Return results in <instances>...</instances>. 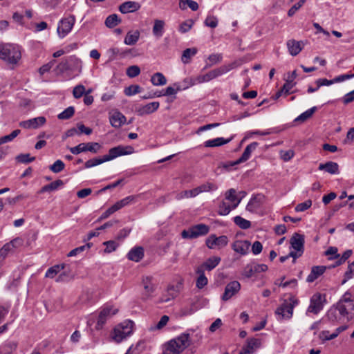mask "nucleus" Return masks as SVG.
<instances>
[{
    "mask_svg": "<svg viewBox=\"0 0 354 354\" xmlns=\"http://www.w3.org/2000/svg\"><path fill=\"white\" fill-rule=\"evenodd\" d=\"M225 198L231 203L232 209H236L242 200V197L238 198L236 190L232 188L226 192Z\"/></svg>",
    "mask_w": 354,
    "mask_h": 354,
    "instance_id": "obj_25",
    "label": "nucleus"
},
{
    "mask_svg": "<svg viewBox=\"0 0 354 354\" xmlns=\"http://www.w3.org/2000/svg\"><path fill=\"white\" fill-rule=\"evenodd\" d=\"M92 245V243H86V245L77 247L71 251L69 252L68 254V257H75L78 253L83 252L86 249H89Z\"/></svg>",
    "mask_w": 354,
    "mask_h": 354,
    "instance_id": "obj_60",
    "label": "nucleus"
},
{
    "mask_svg": "<svg viewBox=\"0 0 354 354\" xmlns=\"http://www.w3.org/2000/svg\"><path fill=\"white\" fill-rule=\"evenodd\" d=\"M75 113V109L73 106H68L66 108L64 111L61 112L58 115L57 118L59 120H67L71 118Z\"/></svg>",
    "mask_w": 354,
    "mask_h": 354,
    "instance_id": "obj_51",
    "label": "nucleus"
},
{
    "mask_svg": "<svg viewBox=\"0 0 354 354\" xmlns=\"http://www.w3.org/2000/svg\"><path fill=\"white\" fill-rule=\"evenodd\" d=\"M231 141V138L225 139L223 138H216L212 140H208L204 142L205 147H216L224 145Z\"/></svg>",
    "mask_w": 354,
    "mask_h": 354,
    "instance_id": "obj_37",
    "label": "nucleus"
},
{
    "mask_svg": "<svg viewBox=\"0 0 354 354\" xmlns=\"http://www.w3.org/2000/svg\"><path fill=\"white\" fill-rule=\"evenodd\" d=\"M326 270V267L324 266H313L311 268L310 273L307 277L306 281L308 283H312L315 281L319 277L322 275Z\"/></svg>",
    "mask_w": 354,
    "mask_h": 354,
    "instance_id": "obj_22",
    "label": "nucleus"
},
{
    "mask_svg": "<svg viewBox=\"0 0 354 354\" xmlns=\"http://www.w3.org/2000/svg\"><path fill=\"white\" fill-rule=\"evenodd\" d=\"M140 33L138 30L129 31L124 38V43L126 45H135L139 40Z\"/></svg>",
    "mask_w": 354,
    "mask_h": 354,
    "instance_id": "obj_36",
    "label": "nucleus"
},
{
    "mask_svg": "<svg viewBox=\"0 0 354 354\" xmlns=\"http://www.w3.org/2000/svg\"><path fill=\"white\" fill-rule=\"evenodd\" d=\"M304 236L298 233H295L290 240V252L289 256L293 258V262L295 259L302 256L304 252Z\"/></svg>",
    "mask_w": 354,
    "mask_h": 354,
    "instance_id": "obj_5",
    "label": "nucleus"
},
{
    "mask_svg": "<svg viewBox=\"0 0 354 354\" xmlns=\"http://www.w3.org/2000/svg\"><path fill=\"white\" fill-rule=\"evenodd\" d=\"M159 106L160 104L158 102H150L144 106L138 107L136 109V112L140 116L151 114L155 112L159 108Z\"/></svg>",
    "mask_w": 354,
    "mask_h": 354,
    "instance_id": "obj_18",
    "label": "nucleus"
},
{
    "mask_svg": "<svg viewBox=\"0 0 354 354\" xmlns=\"http://www.w3.org/2000/svg\"><path fill=\"white\" fill-rule=\"evenodd\" d=\"M197 77H198V82H199L200 84L203 83V82H209L210 80L217 77L216 73V71L214 69L212 71H210L209 72H208L207 73H206L205 75H201Z\"/></svg>",
    "mask_w": 354,
    "mask_h": 354,
    "instance_id": "obj_46",
    "label": "nucleus"
},
{
    "mask_svg": "<svg viewBox=\"0 0 354 354\" xmlns=\"http://www.w3.org/2000/svg\"><path fill=\"white\" fill-rule=\"evenodd\" d=\"M111 160V149L109 151L108 153L106 154L102 158H95L93 159H90L85 162L86 168H91L98 165H100L106 161H109Z\"/></svg>",
    "mask_w": 354,
    "mask_h": 354,
    "instance_id": "obj_32",
    "label": "nucleus"
},
{
    "mask_svg": "<svg viewBox=\"0 0 354 354\" xmlns=\"http://www.w3.org/2000/svg\"><path fill=\"white\" fill-rule=\"evenodd\" d=\"M134 198H135L133 196H127V197L124 198L123 199L118 201L115 204L112 205V207H111L112 213H113L116 211H118L120 209L127 206L128 205H129L131 202H133L134 201Z\"/></svg>",
    "mask_w": 354,
    "mask_h": 354,
    "instance_id": "obj_34",
    "label": "nucleus"
},
{
    "mask_svg": "<svg viewBox=\"0 0 354 354\" xmlns=\"http://www.w3.org/2000/svg\"><path fill=\"white\" fill-rule=\"evenodd\" d=\"M319 169L324 170L330 174H337L339 172L338 164L332 161H328L324 164H320L319 165Z\"/></svg>",
    "mask_w": 354,
    "mask_h": 354,
    "instance_id": "obj_27",
    "label": "nucleus"
},
{
    "mask_svg": "<svg viewBox=\"0 0 354 354\" xmlns=\"http://www.w3.org/2000/svg\"><path fill=\"white\" fill-rule=\"evenodd\" d=\"M141 87L138 84H132L126 87L124 93L127 96H132L141 92Z\"/></svg>",
    "mask_w": 354,
    "mask_h": 354,
    "instance_id": "obj_48",
    "label": "nucleus"
},
{
    "mask_svg": "<svg viewBox=\"0 0 354 354\" xmlns=\"http://www.w3.org/2000/svg\"><path fill=\"white\" fill-rule=\"evenodd\" d=\"M354 316V299L349 292H346L335 306L327 312L326 319L333 325L348 322Z\"/></svg>",
    "mask_w": 354,
    "mask_h": 354,
    "instance_id": "obj_1",
    "label": "nucleus"
},
{
    "mask_svg": "<svg viewBox=\"0 0 354 354\" xmlns=\"http://www.w3.org/2000/svg\"><path fill=\"white\" fill-rule=\"evenodd\" d=\"M20 132L21 131L19 129H16L12 131L10 134L1 137L0 145L12 141L20 133Z\"/></svg>",
    "mask_w": 354,
    "mask_h": 354,
    "instance_id": "obj_50",
    "label": "nucleus"
},
{
    "mask_svg": "<svg viewBox=\"0 0 354 354\" xmlns=\"http://www.w3.org/2000/svg\"><path fill=\"white\" fill-rule=\"evenodd\" d=\"M200 84L198 82V77H186L185 78L181 83H176L174 84L175 86H177V90H185L190 86H192L195 84Z\"/></svg>",
    "mask_w": 354,
    "mask_h": 354,
    "instance_id": "obj_29",
    "label": "nucleus"
},
{
    "mask_svg": "<svg viewBox=\"0 0 354 354\" xmlns=\"http://www.w3.org/2000/svg\"><path fill=\"white\" fill-rule=\"evenodd\" d=\"M189 7L192 11H196L198 9V4L193 0H180L179 8L181 10H185Z\"/></svg>",
    "mask_w": 354,
    "mask_h": 354,
    "instance_id": "obj_41",
    "label": "nucleus"
},
{
    "mask_svg": "<svg viewBox=\"0 0 354 354\" xmlns=\"http://www.w3.org/2000/svg\"><path fill=\"white\" fill-rule=\"evenodd\" d=\"M275 315L277 319L281 322L284 319L289 320L292 318L293 314L289 315V308L287 305V300H285L275 310Z\"/></svg>",
    "mask_w": 354,
    "mask_h": 354,
    "instance_id": "obj_12",
    "label": "nucleus"
},
{
    "mask_svg": "<svg viewBox=\"0 0 354 354\" xmlns=\"http://www.w3.org/2000/svg\"><path fill=\"white\" fill-rule=\"evenodd\" d=\"M100 149V145L97 142H87L80 143L76 147H71L69 150L73 154L77 155L84 151L97 153Z\"/></svg>",
    "mask_w": 354,
    "mask_h": 354,
    "instance_id": "obj_9",
    "label": "nucleus"
},
{
    "mask_svg": "<svg viewBox=\"0 0 354 354\" xmlns=\"http://www.w3.org/2000/svg\"><path fill=\"white\" fill-rule=\"evenodd\" d=\"M127 75L130 78H133L140 73V68L136 65H133L127 68Z\"/></svg>",
    "mask_w": 354,
    "mask_h": 354,
    "instance_id": "obj_54",
    "label": "nucleus"
},
{
    "mask_svg": "<svg viewBox=\"0 0 354 354\" xmlns=\"http://www.w3.org/2000/svg\"><path fill=\"white\" fill-rule=\"evenodd\" d=\"M151 82L154 86H163L166 84L167 79L162 73L157 72L151 76Z\"/></svg>",
    "mask_w": 354,
    "mask_h": 354,
    "instance_id": "obj_40",
    "label": "nucleus"
},
{
    "mask_svg": "<svg viewBox=\"0 0 354 354\" xmlns=\"http://www.w3.org/2000/svg\"><path fill=\"white\" fill-rule=\"evenodd\" d=\"M280 158L285 162L290 160L295 156V151L292 149L287 151L281 150L279 152Z\"/></svg>",
    "mask_w": 354,
    "mask_h": 354,
    "instance_id": "obj_58",
    "label": "nucleus"
},
{
    "mask_svg": "<svg viewBox=\"0 0 354 354\" xmlns=\"http://www.w3.org/2000/svg\"><path fill=\"white\" fill-rule=\"evenodd\" d=\"M140 8V5L139 3L136 1H126L123 3H122L120 7L119 10L122 13H129V12H133L135 11L138 10Z\"/></svg>",
    "mask_w": 354,
    "mask_h": 354,
    "instance_id": "obj_24",
    "label": "nucleus"
},
{
    "mask_svg": "<svg viewBox=\"0 0 354 354\" xmlns=\"http://www.w3.org/2000/svg\"><path fill=\"white\" fill-rule=\"evenodd\" d=\"M258 145L259 144L257 142H253L248 145L244 149V151L241 156L238 160L234 161V163L240 164L248 160L250 158L252 152L256 149Z\"/></svg>",
    "mask_w": 354,
    "mask_h": 354,
    "instance_id": "obj_21",
    "label": "nucleus"
},
{
    "mask_svg": "<svg viewBox=\"0 0 354 354\" xmlns=\"http://www.w3.org/2000/svg\"><path fill=\"white\" fill-rule=\"evenodd\" d=\"M111 315V307L106 306L104 307L100 313L97 323L95 325V328L97 330H101L103 328L104 324H106L107 319L109 318Z\"/></svg>",
    "mask_w": 354,
    "mask_h": 354,
    "instance_id": "obj_16",
    "label": "nucleus"
},
{
    "mask_svg": "<svg viewBox=\"0 0 354 354\" xmlns=\"http://www.w3.org/2000/svg\"><path fill=\"white\" fill-rule=\"evenodd\" d=\"M221 258L219 257H212L208 258L201 266L198 268H203V270L205 269L210 271L215 268L221 262Z\"/></svg>",
    "mask_w": 354,
    "mask_h": 354,
    "instance_id": "obj_30",
    "label": "nucleus"
},
{
    "mask_svg": "<svg viewBox=\"0 0 354 354\" xmlns=\"http://www.w3.org/2000/svg\"><path fill=\"white\" fill-rule=\"evenodd\" d=\"M134 152V149L130 145L123 146L119 145L112 147L111 158L112 160L119 156L132 154Z\"/></svg>",
    "mask_w": 354,
    "mask_h": 354,
    "instance_id": "obj_14",
    "label": "nucleus"
},
{
    "mask_svg": "<svg viewBox=\"0 0 354 354\" xmlns=\"http://www.w3.org/2000/svg\"><path fill=\"white\" fill-rule=\"evenodd\" d=\"M133 322L129 319L119 324L112 332V339L117 343L121 342L133 333Z\"/></svg>",
    "mask_w": 354,
    "mask_h": 354,
    "instance_id": "obj_4",
    "label": "nucleus"
},
{
    "mask_svg": "<svg viewBox=\"0 0 354 354\" xmlns=\"http://www.w3.org/2000/svg\"><path fill=\"white\" fill-rule=\"evenodd\" d=\"M354 277V261L353 263L348 265V270L345 272L344 279L342 281V283H344L348 280L351 279Z\"/></svg>",
    "mask_w": 354,
    "mask_h": 354,
    "instance_id": "obj_61",
    "label": "nucleus"
},
{
    "mask_svg": "<svg viewBox=\"0 0 354 354\" xmlns=\"http://www.w3.org/2000/svg\"><path fill=\"white\" fill-rule=\"evenodd\" d=\"M228 238L225 235L216 236L215 234L209 235L206 239L205 243L208 248H221L227 245Z\"/></svg>",
    "mask_w": 354,
    "mask_h": 354,
    "instance_id": "obj_8",
    "label": "nucleus"
},
{
    "mask_svg": "<svg viewBox=\"0 0 354 354\" xmlns=\"http://www.w3.org/2000/svg\"><path fill=\"white\" fill-rule=\"evenodd\" d=\"M261 339L250 338L247 340V344L243 347L239 354H252L254 351L261 346Z\"/></svg>",
    "mask_w": 354,
    "mask_h": 354,
    "instance_id": "obj_15",
    "label": "nucleus"
},
{
    "mask_svg": "<svg viewBox=\"0 0 354 354\" xmlns=\"http://www.w3.org/2000/svg\"><path fill=\"white\" fill-rule=\"evenodd\" d=\"M127 118L120 112L114 111L112 113V127L118 128L126 124Z\"/></svg>",
    "mask_w": 354,
    "mask_h": 354,
    "instance_id": "obj_31",
    "label": "nucleus"
},
{
    "mask_svg": "<svg viewBox=\"0 0 354 354\" xmlns=\"http://www.w3.org/2000/svg\"><path fill=\"white\" fill-rule=\"evenodd\" d=\"M64 166L63 161L57 160L50 167V169L54 173H59L64 169Z\"/></svg>",
    "mask_w": 354,
    "mask_h": 354,
    "instance_id": "obj_59",
    "label": "nucleus"
},
{
    "mask_svg": "<svg viewBox=\"0 0 354 354\" xmlns=\"http://www.w3.org/2000/svg\"><path fill=\"white\" fill-rule=\"evenodd\" d=\"M311 205H312V201L310 200H307V201H304V203H301L298 204L295 207V211L297 212H304L306 209H308V208H310L311 207Z\"/></svg>",
    "mask_w": 354,
    "mask_h": 354,
    "instance_id": "obj_62",
    "label": "nucleus"
},
{
    "mask_svg": "<svg viewBox=\"0 0 354 354\" xmlns=\"http://www.w3.org/2000/svg\"><path fill=\"white\" fill-rule=\"evenodd\" d=\"M109 223L106 222V223L103 224L102 225L97 227L95 230L91 231L87 234V239L86 240H91L93 237L97 236L100 234V231L104 230L107 227H109Z\"/></svg>",
    "mask_w": 354,
    "mask_h": 354,
    "instance_id": "obj_53",
    "label": "nucleus"
},
{
    "mask_svg": "<svg viewBox=\"0 0 354 354\" xmlns=\"http://www.w3.org/2000/svg\"><path fill=\"white\" fill-rule=\"evenodd\" d=\"M286 45L288 52L292 56L297 55L302 50L304 46L302 41H296L295 39L288 40Z\"/></svg>",
    "mask_w": 354,
    "mask_h": 354,
    "instance_id": "obj_17",
    "label": "nucleus"
},
{
    "mask_svg": "<svg viewBox=\"0 0 354 354\" xmlns=\"http://www.w3.org/2000/svg\"><path fill=\"white\" fill-rule=\"evenodd\" d=\"M205 26L214 28L218 26V19L214 16H208L205 20Z\"/></svg>",
    "mask_w": 354,
    "mask_h": 354,
    "instance_id": "obj_63",
    "label": "nucleus"
},
{
    "mask_svg": "<svg viewBox=\"0 0 354 354\" xmlns=\"http://www.w3.org/2000/svg\"><path fill=\"white\" fill-rule=\"evenodd\" d=\"M68 62L70 71L78 72L81 71L82 64L80 59L76 57L75 56H70L68 57Z\"/></svg>",
    "mask_w": 354,
    "mask_h": 354,
    "instance_id": "obj_39",
    "label": "nucleus"
},
{
    "mask_svg": "<svg viewBox=\"0 0 354 354\" xmlns=\"http://www.w3.org/2000/svg\"><path fill=\"white\" fill-rule=\"evenodd\" d=\"M35 157H30L29 153H21L16 157V160L19 162L29 163L34 161Z\"/></svg>",
    "mask_w": 354,
    "mask_h": 354,
    "instance_id": "obj_57",
    "label": "nucleus"
},
{
    "mask_svg": "<svg viewBox=\"0 0 354 354\" xmlns=\"http://www.w3.org/2000/svg\"><path fill=\"white\" fill-rule=\"evenodd\" d=\"M64 268H65V264H64V263L57 264L54 266H52L47 270V271L45 274V277H48V278L53 279L61 270L64 269Z\"/></svg>",
    "mask_w": 354,
    "mask_h": 354,
    "instance_id": "obj_42",
    "label": "nucleus"
},
{
    "mask_svg": "<svg viewBox=\"0 0 354 354\" xmlns=\"http://www.w3.org/2000/svg\"><path fill=\"white\" fill-rule=\"evenodd\" d=\"M250 243L248 241L238 240L232 244V249L237 253L242 255L247 254Z\"/></svg>",
    "mask_w": 354,
    "mask_h": 354,
    "instance_id": "obj_23",
    "label": "nucleus"
},
{
    "mask_svg": "<svg viewBox=\"0 0 354 354\" xmlns=\"http://www.w3.org/2000/svg\"><path fill=\"white\" fill-rule=\"evenodd\" d=\"M197 53L196 48H191L185 49L182 55L181 60L184 64H188L191 58Z\"/></svg>",
    "mask_w": 354,
    "mask_h": 354,
    "instance_id": "obj_43",
    "label": "nucleus"
},
{
    "mask_svg": "<svg viewBox=\"0 0 354 354\" xmlns=\"http://www.w3.org/2000/svg\"><path fill=\"white\" fill-rule=\"evenodd\" d=\"M222 59H223V56L221 54H219V53L211 54L208 57V60L211 63H210V64H207L205 68L209 67L214 64L219 63L222 61Z\"/></svg>",
    "mask_w": 354,
    "mask_h": 354,
    "instance_id": "obj_55",
    "label": "nucleus"
},
{
    "mask_svg": "<svg viewBox=\"0 0 354 354\" xmlns=\"http://www.w3.org/2000/svg\"><path fill=\"white\" fill-rule=\"evenodd\" d=\"M86 93L85 87L82 84L75 86L73 91V95L76 99L80 98L84 94L85 95Z\"/></svg>",
    "mask_w": 354,
    "mask_h": 354,
    "instance_id": "obj_56",
    "label": "nucleus"
},
{
    "mask_svg": "<svg viewBox=\"0 0 354 354\" xmlns=\"http://www.w3.org/2000/svg\"><path fill=\"white\" fill-rule=\"evenodd\" d=\"M68 57L62 60L57 66V70L62 73L66 71L69 70V64H68Z\"/></svg>",
    "mask_w": 354,
    "mask_h": 354,
    "instance_id": "obj_64",
    "label": "nucleus"
},
{
    "mask_svg": "<svg viewBox=\"0 0 354 354\" xmlns=\"http://www.w3.org/2000/svg\"><path fill=\"white\" fill-rule=\"evenodd\" d=\"M233 209L232 205L223 201L218 205V214L221 216H226Z\"/></svg>",
    "mask_w": 354,
    "mask_h": 354,
    "instance_id": "obj_47",
    "label": "nucleus"
},
{
    "mask_svg": "<svg viewBox=\"0 0 354 354\" xmlns=\"http://www.w3.org/2000/svg\"><path fill=\"white\" fill-rule=\"evenodd\" d=\"M75 21L74 16H69L60 20L57 28L59 37L61 38L66 37L71 31Z\"/></svg>",
    "mask_w": 354,
    "mask_h": 354,
    "instance_id": "obj_7",
    "label": "nucleus"
},
{
    "mask_svg": "<svg viewBox=\"0 0 354 354\" xmlns=\"http://www.w3.org/2000/svg\"><path fill=\"white\" fill-rule=\"evenodd\" d=\"M144 257V249L142 247H135L128 253L129 259L135 262L140 261Z\"/></svg>",
    "mask_w": 354,
    "mask_h": 354,
    "instance_id": "obj_28",
    "label": "nucleus"
},
{
    "mask_svg": "<svg viewBox=\"0 0 354 354\" xmlns=\"http://www.w3.org/2000/svg\"><path fill=\"white\" fill-rule=\"evenodd\" d=\"M198 196V194L196 191V189L194 188L191 190H185L183 192H181L178 193L176 198L177 200H181L185 198H194Z\"/></svg>",
    "mask_w": 354,
    "mask_h": 354,
    "instance_id": "obj_49",
    "label": "nucleus"
},
{
    "mask_svg": "<svg viewBox=\"0 0 354 354\" xmlns=\"http://www.w3.org/2000/svg\"><path fill=\"white\" fill-rule=\"evenodd\" d=\"M322 301L323 296L322 294L317 293L313 295L307 312L317 314L323 308Z\"/></svg>",
    "mask_w": 354,
    "mask_h": 354,
    "instance_id": "obj_11",
    "label": "nucleus"
},
{
    "mask_svg": "<svg viewBox=\"0 0 354 354\" xmlns=\"http://www.w3.org/2000/svg\"><path fill=\"white\" fill-rule=\"evenodd\" d=\"M233 220L234 223L241 229L247 230L251 227V222L240 216L234 217Z\"/></svg>",
    "mask_w": 354,
    "mask_h": 354,
    "instance_id": "obj_45",
    "label": "nucleus"
},
{
    "mask_svg": "<svg viewBox=\"0 0 354 354\" xmlns=\"http://www.w3.org/2000/svg\"><path fill=\"white\" fill-rule=\"evenodd\" d=\"M241 289V284L237 281H233L228 283L225 288L224 292L221 297V299L226 301L231 299L234 295L239 292Z\"/></svg>",
    "mask_w": 354,
    "mask_h": 354,
    "instance_id": "obj_10",
    "label": "nucleus"
},
{
    "mask_svg": "<svg viewBox=\"0 0 354 354\" xmlns=\"http://www.w3.org/2000/svg\"><path fill=\"white\" fill-rule=\"evenodd\" d=\"M152 277H145L142 279V285L145 290L144 297L149 298L151 296L152 293L155 291L156 287L152 282Z\"/></svg>",
    "mask_w": 354,
    "mask_h": 354,
    "instance_id": "obj_20",
    "label": "nucleus"
},
{
    "mask_svg": "<svg viewBox=\"0 0 354 354\" xmlns=\"http://www.w3.org/2000/svg\"><path fill=\"white\" fill-rule=\"evenodd\" d=\"M316 110H317L316 106H313V107L306 110V111H304V113L300 114L297 118H296L295 119V122H305L306 120L309 119L313 115V113L315 112Z\"/></svg>",
    "mask_w": 354,
    "mask_h": 354,
    "instance_id": "obj_44",
    "label": "nucleus"
},
{
    "mask_svg": "<svg viewBox=\"0 0 354 354\" xmlns=\"http://www.w3.org/2000/svg\"><path fill=\"white\" fill-rule=\"evenodd\" d=\"M241 63L239 61H234L230 64L223 65L221 67L215 68L217 77L227 73L232 69H234L239 66Z\"/></svg>",
    "mask_w": 354,
    "mask_h": 354,
    "instance_id": "obj_26",
    "label": "nucleus"
},
{
    "mask_svg": "<svg viewBox=\"0 0 354 354\" xmlns=\"http://www.w3.org/2000/svg\"><path fill=\"white\" fill-rule=\"evenodd\" d=\"M165 23L163 20L156 19L154 21L152 32L157 38H160L163 35Z\"/></svg>",
    "mask_w": 354,
    "mask_h": 354,
    "instance_id": "obj_35",
    "label": "nucleus"
},
{
    "mask_svg": "<svg viewBox=\"0 0 354 354\" xmlns=\"http://www.w3.org/2000/svg\"><path fill=\"white\" fill-rule=\"evenodd\" d=\"M209 227L207 225L200 223L192 225L187 230H184L181 232V236L183 239H194L199 236H205L209 232Z\"/></svg>",
    "mask_w": 354,
    "mask_h": 354,
    "instance_id": "obj_6",
    "label": "nucleus"
},
{
    "mask_svg": "<svg viewBox=\"0 0 354 354\" xmlns=\"http://www.w3.org/2000/svg\"><path fill=\"white\" fill-rule=\"evenodd\" d=\"M189 344V334L182 333L164 344L162 354H180Z\"/></svg>",
    "mask_w": 354,
    "mask_h": 354,
    "instance_id": "obj_2",
    "label": "nucleus"
},
{
    "mask_svg": "<svg viewBox=\"0 0 354 354\" xmlns=\"http://www.w3.org/2000/svg\"><path fill=\"white\" fill-rule=\"evenodd\" d=\"M196 272L198 274V277L196 280V286L198 289H202L207 284L208 279L205 275L203 268H197Z\"/></svg>",
    "mask_w": 354,
    "mask_h": 354,
    "instance_id": "obj_33",
    "label": "nucleus"
},
{
    "mask_svg": "<svg viewBox=\"0 0 354 354\" xmlns=\"http://www.w3.org/2000/svg\"><path fill=\"white\" fill-rule=\"evenodd\" d=\"M198 195L203 192H209L216 191L218 186L216 183L212 182H206L195 188Z\"/></svg>",
    "mask_w": 354,
    "mask_h": 354,
    "instance_id": "obj_38",
    "label": "nucleus"
},
{
    "mask_svg": "<svg viewBox=\"0 0 354 354\" xmlns=\"http://www.w3.org/2000/svg\"><path fill=\"white\" fill-rule=\"evenodd\" d=\"M263 196L258 194L252 196L246 205V210L250 212H254L259 209L262 204Z\"/></svg>",
    "mask_w": 354,
    "mask_h": 354,
    "instance_id": "obj_19",
    "label": "nucleus"
},
{
    "mask_svg": "<svg viewBox=\"0 0 354 354\" xmlns=\"http://www.w3.org/2000/svg\"><path fill=\"white\" fill-rule=\"evenodd\" d=\"M16 347L17 344L13 342L5 344L0 348V354H11Z\"/></svg>",
    "mask_w": 354,
    "mask_h": 354,
    "instance_id": "obj_52",
    "label": "nucleus"
},
{
    "mask_svg": "<svg viewBox=\"0 0 354 354\" xmlns=\"http://www.w3.org/2000/svg\"><path fill=\"white\" fill-rule=\"evenodd\" d=\"M46 120L44 116L32 118L22 121L19 123L20 127L25 129H37L45 124Z\"/></svg>",
    "mask_w": 354,
    "mask_h": 354,
    "instance_id": "obj_13",
    "label": "nucleus"
},
{
    "mask_svg": "<svg viewBox=\"0 0 354 354\" xmlns=\"http://www.w3.org/2000/svg\"><path fill=\"white\" fill-rule=\"evenodd\" d=\"M21 57L20 48L17 45L6 44L0 48V58L10 64H16Z\"/></svg>",
    "mask_w": 354,
    "mask_h": 354,
    "instance_id": "obj_3",
    "label": "nucleus"
}]
</instances>
